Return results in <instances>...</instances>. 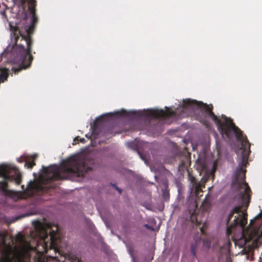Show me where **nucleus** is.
Wrapping results in <instances>:
<instances>
[{
  "label": "nucleus",
  "instance_id": "nucleus-1",
  "mask_svg": "<svg viewBox=\"0 0 262 262\" xmlns=\"http://www.w3.org/2000/svg\"><path fill=\"white\" fill-rule=\"evenodd\" d=\"M85 161L82 155L73 156L63 161L60 166H42L43 172L39 173L38 179L30 181L24 192L14 191L7 189L8 181H14L18 184L21 181V174L13 165H0V190L13 200L17 201L27 196L40 195L47 190L46 184L55 179H65L74 176H79L85 170Z\"/></svg>",
  "mask_w": 262,
  "mask_h": 262
},
{
  "label": "nucleus",
  "instance_id": "nucleus-2",
  "mask_svg": "<svg viewBox=\"0 0 262 262\" xmlns=\"http://www.w3.org/2000/svg\"><path fill=\"white\" fill-rule=\"evenodd\" d=\"M30 34H10L12 47L10 44L0 55V82L6 80L8 75V69L2 67L3 63L18 64V68H12L15 74L30 66L33 56L31 54L32 41Z\"/></svg>",
  "mask_w": 262,
  "mask_h": 262
},
{
  "label": "nucleus",
  "instance_id": "nucleus-3",
  "mask_svg": "<svg viewBox=\"0 0 262 262\" xmlns=\"http://www.w3.org/2000/svg\"><path fill=\"white\" fill-rule=\"evenodd\" d=\"M166 110L158 108L149 109L146 111H130L127 112L124 110L109 113L102 115L96 118L95 120L91 124L92 134H86L85 137L91 138L92 136L96 139L97 137L96 133L97 127L99 122H108L113 116L116 117H137L138 119L143 118L147 120H151L155 118H166L168 117L178 116L180 117H184L190 114V99H186L183 100L182 104L179 105L174 111L170 108L165 107Z\"/></svg>",
  "mask_w": 262,
  "mask_h": 262
},
{
  "label": "nucleus",
  "instance_id": "nucleus-4",
  "mask_svg": "<svg viewBox=\"0 0 262 262\" xmlns=\"http://www.w3.org/2000/svg\"><path fill=\"white\" fill-rule=\"evenodd\" d=\"M7 235L6 231H0V262H29V252L35 248L31 241L18 233L12 246L6 243Z\"/></svg>",
  "mask_w": 262,
  "mask_h": 262
},
{
  "label": "nucleus",
  "instance_id": "nucleus-5",
  "mask_svg": "<svg viewBox=\"0 0 262 262\" xmlns=\"http://www.w3.org/2000/svg\"><path fill=\"white\" fill-rule=\"evenodd\" d=\"M55 230L47 229L44 225L39 223L35 228V233L32 232L28 238L36 243L37 245H41L45 252L49 249H53L55 252H59L62 248L61 242V238L58 228Z\"/></svg>",
  "mask_w": 262,
  "mask_h": 262
},
{
  "label": "nucleus",
  "instance_id": "nucleus-6",
  "mask_svg": "<svg viewBox=\"0 0 262 262\" xmlns=\"http://www.w3.org/2000/svg\"><path fill=\"white\" fill-rule=\"evenodd\" d=\"M250 229L247 235H243L235 242L236 246L243 248L245 252H250L262 244V212L257 215L250 222Z\"/></svg>",
  "mask_w": 262,
  "mask_h": 262
},
{
  "label": "nucleus",
  "instance_id": "nucleus-7",
  "mask_svg": "<svg viewBox=\"0 0 262 262\" xmlns=\"http://www.w3.org/2000/svg\"><path fill=\"white\" fill-rule=\"evenodd\" d=\"M36 2L33 0L28 7L30 15H31V22L29 25L25 26L26 33H33L36 26L38 23V18L36 14Z\"/></svg>",
  "mask_w": 262,
  "mask_h": 262
},
{
  "label": "nucleus",
  "instance_id": "nucleus-8",
  "mask_svg": "<svg viewBox=\"0 0 262 262\" xmlns=\"http://www.w3.org/2000/svg\"><path fill=\"white\" fill-rule=\"evenodd\" d=\"M200 166L202 172H204V175L207 177L212 176L215 170V163L213 162L209 163L206 161L201 162Z\"/></svg>",
  "mask_w": 262,
  "mask_h": 262
},
{
  "label": "nucleus",
  "instance_id": "nucleus-9",
  "mask_svg": "<svg viewBox=\"0 0 262 262\" xmlns=\"http://www.w3.org/2000/svg\"><path fill=\"white\" fill-rule=\"evenodd\" d=\"M36 156V155H34L31 156L24 155L19 159H17V161L19 162H24L25 163V166H27L28 168H32V167L35 165L34 160Z\"/></svg>",
  "mask_w": 262,
  "mask_h": 262
},
{
  "label": "nucleus",
  "instance_id": "nucleus-10",
  "mask_svg": "<svg viewBox=\"0 0 262 262\" xmlns=\"http://www.w3.org/2000/svg\"><path fill=\"white\" fill-rule=\"evenodd\" d=\"M126 146L130 148L133 149H136L137 148V146L136 144V141H131L126 143Z\"/></svg>",
  "mask_w": 262,
  "mask_h": 262
},
{
  "label": "nucleus",
  "instance_id": "nucleus-11",
  "mask_svg": "<svg viewBox=\"0 0 262 262\" xmlns=\"http://www.w3.org/2000/svg\"><path fill=\"white\" fill-rule=\"evenodd\" d=\"M144 227L148 229H149V230H154V228L152 227H150V226H149L148 224H145L144 225Z\"/></svg>",
  "mask_w": 262,
  "mask_h": 262
},
{
  "label": "nucleus",
  "instance_id": "nucleus-12",
  "mask_svg": "<svg viewBox=\"0 0 262 262\" xmlns=\"http://www.w3.org/2000/svg\"><path fill=\"white\" fill-rule=\"evenodd\" d=\"M112 186L119 191V193H121V190L119 188H118L115 184H112Z\"/></svg>",
  "mask_w": 262,
  "mask_h": 262
},
{
  "label": "nucleus",
  "instance_id": "nucleus-13",
  "mask_svg": "<svg viewBox=\"0 0 262 262\" xmlns=\"http://www.w3.org/2000/svg\"><path fill=\"white\" fill-rule=\"evenodd\" d=\"M204 244L206 245L207 247H210V244L208 242H204Z\"/></svg>",
  "mask_w": 262,
  "mask_h": 262
},
{
  "label": "nucleus",
  "instance_id": "nucleus-14",
  "mask_svg": "<svg viewBox=\"0 0 262 262\" xmlns=\"http://www.w3.org/2000/svg\"><path fill=\"white\" fill-rule=\"evenodd\" d=\"M191 252L192 253V254L194 256H195V251H194V249H193V247H191Z\"/></svg>",
  "mask_w": 262,
  "mask_h": 262
},
{
  "label": "nucleus",
  "instance_id": "nucleus-15",
  "mask_svg": "<svg viewBox=\"0 0 262 262\" xmlns=\"http://www.w3.org/2000/svg\"><path fill=\"white\" fill-rule=\"evenodd\" d=\"M139 155L140 156V158L144 161H145V159L143 158V157L141 155V154L138 151V152Z\"/></svg>",
  "mask_w": 262,
  "mask_h": 262
},
{
  "label": "nucleus",
  "instance_id": "nucleus-16",
  "mask_svg": "<svg viewBox=\"0 0 262 262\" xmlns=\"http://www.w3.org/2000/svg\"><path fill=\"white\" fill-rule=\"evenodd\" d=\"M84 140H85L84 139L82 138V139H81L80 141H81V142H84Z\"/></svg>",
  "mask_w": 262,
  "mask_h": 262
},
{
  "label": "nucleus",
  "instance_id": "nucleus-17",
  "mask_svg": "<svg viewBox=\"0 0 262 262\" xmlns=\"http://www.w3.org/2000/svg\"><path fill=\"white\" fill-rule=\"evenodd\" d=\"M216 144H217V145L218 146V145H219V142L217 141V140H216Z\"/></svg>",
  "mask_w": 262,
  "mask_h": 262
},
{
  "label": "nucleus",
  "instance_id": "nucleus-18",
  "mask_svg": "<svg viewBox=\"0 0 262 262\" xmlns=\"http://www.w3.org/2000/svg\"><path fill=\"white\" fill-rule=\"evenodd\" d=\"M11 241H12V244H14V241H13V239H11Z\"/></svg>",
  "mask_w": 262,
  "mask_h": 262
},
{
  "label": "nucleus",
  "instance_id": "nucleus-19",
  "mask_svg": "<svg viewBox=\"0 0 262 262\" xmlns=\"http://www.w3.org/2000/svg\"><path fill=\"white\" fill-rule=\"evenodd\" d=\"M216 136H217V135L216 134H214V137L215 138H216Z\"/></svg>",
  "mask_w": 262,
  "mask_h": 262
},
{
  "label": "nucleus",
  "instance_id": "nucleus-20",
  "mask_svg": "<svg viewBox=\"0 0 262 262\" xmlns=\"http://www.w3.org/2000/svg\"><path fill=\"white\" fill-rule=\"evenodd\" d=\"M47 226H48V227L49 228H50V225H47Z\"/></svg>",
  "mask_w": 262,
  "mask_h": 262
},
{
  "label": "nucleus",
  "instance_id": "nucleus-21",
  "mask_svg": "<svg viewBox=\"0 0 262 262\" xmlns=\"http://www.w3.org/2000/svg\"><path fill=\"white\" fill-rule=\"evenodd\" d=\"M205 204H206V202H204V203H203V205H205Z\"/></svg>",
  "mask_w": 262,
  "mask_h": 262
},
{
  "label": "nucleus",
  "instance_id": "nucleus-22",
  "mask_svg": "<svg viewBox=\"0 0 262 262\" xmlns=\"http://www.w3.org/2000/svg\"><path fill=\"white\" fill-rule=\"evenodd\" d=\"M77 262H80L79 260H78V261Z\"/></svg>",
  "mask_w": 262,
  "mask_h": 262
}]
</instances>
